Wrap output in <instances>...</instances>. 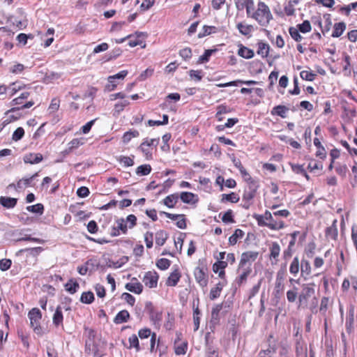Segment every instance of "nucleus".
Segmentation results:
<instances>
[{"label": "nucleus", "instance_id": "obj_44", "mask_svg": "<svg viewBox=\"0 0 357 357\" xmlns=\"http://www.w3.org/2000/svg\"><path fill=\"white\" fill-rule=\"evenodd\" d=\"M215 52L216 49L205 50L204 54L199 56L198 63H203L208 62L212 54Z\"/></svg>", "mask_w": 357, "mask_h": 357}, {"label": "nucleus", "instance_id": "obj_30", "mask_svg": "<svg viewBox=\"0 0 357 357\" xmlns=\"http://www.w3.org/2000/svg\"><path fill=\"white\" fill-rule=\"evenodd\" d=\"M128 342L130 344L129 349L135 348L136 351H139L141 349H144L140 347L138 337L135 334H132L129 337Z\"/></svg>", "mask_w": 357, "mask_h": 357}, {"label": "nucleus", "instance_id": "obj_64", "mask_svg": "<svg viewBox=\"0 0 357 357\" xmlns=\"http://www.w3.org/2000/svg\"><path fill=\"white\" fill-rule=\"evenodd\" d=\"M299 31H300L298 29L294 27H290L289 29V34L296 41H299L301 39V36L300 35Z\"/></svg>", "mask_w": 357, "mask_h": 357}, {"label": "nucleus", "instance_id": "obj_58", "mask_svg": "<svg viewBox=\"0 0 357 357\" xmlns=\"http://www.w3.org/2000/svg\"><path fill=\"white\" fill-rule=\"evenodd\" d=\"M189 75L197 82L201 81L203 77L202 70H190L189 71Z\"/></svg>", "mask_w": 357, "mask_h": 357}, {"label": "nucleus", "instance_id": "obj_7", "mask_svg": "<svg viewBox=\"0 0 357 357\" xmlns=\"http://www.w3.org/2000/svg\"><path fill=\"white\" fill-rule=\"evenodd\" d=\"M238 271H241V273L238 277H237L234 282L235 289H237L238 287H241L242 284L246 282L248 275L252 272V268L250 266H248L245 268H242L240 270L238 269Z\"/></svg>", "mask_w": 357, "mask_h": 357}, {"label": "nucleus", "instance_id": "obj_61", "mask_svg": "<svg viewBox=\"0 0 357 357\" xmlns=\"http://www.w3.org/2000/svg\"><path fill=\"white\" fill-rule=\"evenodd\" d=\"M179 55L184 60H188L192 57V50L190 47H185L180 50Z\"/></svg>", "mask_w": 357, "mask_h": 357}, {"label": "nucleus", "instance_id": "obj_2", "mask_svg": "<svg viewBox=\"0 0 357 357\" xmlns=\"http://www.w3.org/2000/svg\"><path fill=\"white\" fill-rule=\"evenodd\" d=\"M29 318L30 319V324L33 328L34 332L38 335L42 334V328L40 326V321L42 318L41 312L38 308H33L29 312Z\"/></svg>", "mask_w": 357, "mask_h": 357}, {"label": "nucleus", "instance_id": "obj_52", "mask_svg": "<svg viewBox=\"0 0 357 357\" xmlns=\"http://www.w3.org/2000/svg\"><path fill=\"white\" fill-rule=\"evenodd\" d=\"M223 307V304H217L214 306L211 311V318L212 319L218 320L219 319V313Z\"/></svg>", "mask_w": 357, "mask_h": 357}, {"label": "nucleus", "instance_id": "obj_60", "mask_svg": "<svg viewBox=\"0 0 357 357\" xmlns=\"http://www.w3.org/2000/svg\"><path fill=\"white\" fill-rule=\"evenodd\" d=\"M12 264V261L9 259H2L0 260V270L6 271L8 270Z\"/></svg>", "mask_w": 357, "mask_h": 357}, {"label": "nucleus", "instance_id": "obj_45", "mask_svg": "<svg viewBox=\"0 0 357 357\" xmlns=\"http://www.w3.org/2000/svg\"><path fill=\"white\" fill-rule=\"evenodd\" d=\"M34 105V102L33 100H30L26 103H23L22 105V106L20 107H13L11 108L10 109L8 110L5 114H8L9 113H13V112H15L17 111H19L20 109H27V108H29L31 107H32L33 105Z\"/></svg>", "mask_w": 357, "mask_h": 357}, {"label": "nucleus", "instance_id": "obj_39", "mask_svg": "<svg viewBox=\"0 0 357 357\" xmlns=\"http://www.w3.org/2000/svg\"><path fill=\"white\" fill-rule=\"evenodd\" d=\"M26 209L29 212H31L33 213H38L39 215H42L44 212V206L42 204H36L32 206H28Z\"/></svg>", "mask_w": 357, "mask_h": 357}, {"label": "nucleus", "instance_id": "obj_51", "mask_svg": "<svg viewBox=\"0 0 357 357\" xmlns=\"http://www.w3.org/2000/svg\"><path fill=\"white\" fill-rule=\"evenodd\" d=\"M24 135V130L22 127L17 128L12 135V139L15 142L20 140Z\"/></svg>", "mask_w": 357, "mask_h": 357}, {"label": "nucleus", "instance_id": "obj_29", "mask_svg": "<svg viewBox=\"0 0 357 357\" xmlns=\"http://www.w3.org/2000/svg\"><path fill=\"white\" fill-rule=\"evenodd\" d=\"M139 149L145 155L146 159L152 158V152L150 146L148 144V139H145L144 142L140 144Z\"/></svg>", "mask_w": 357, "mask_h": 357}, {"label": "nucleus", "instance_id": "obj_17", "mask_svg": "<svg viewBox=\"0 0 357 357\" xmlns=\"http://www.w3.org/2000/svg\"><path fill=\"white\" fill-rule=\"evenodd\" d=\"M129 312L127 310H123L117 313V314L114 319V322L116 324H121L127 322L129 320Z\"/></svg>", "mask_w": 357, "mask_h": 357}, {"label": "nucleus", "instance_id": "obj_9", "mask_svg": "<svg viewBox=\"0 0 357 357\" xmlns=\"http://www.w3.org/2000/svg\"><path fill=\"white\" fill-rule=\"evenodd\" d=\"M126 289L129 291L139 294L142 292L143 286L136 278H132L131 282L126 284Z\"/></svg>", "mask_w": 357, "mask_h": 357}, {"label": "nucleus", "instance_id": "obj_23", "mask_svg": "<svg viewBox=\"0 0 357 357\" xmlns=\"http://www.w3.org/2000/svg\"><path fill=\"white\" fill-rule=\"evenodd\" d=\"M168 238V234L164 230H160L155 234V243L159 245H163Z\"/></svg>", "mask_w": 357, "mask_h": 357}, {"label": "nucleus", "instance_id": "obj_19", "mask_svg": "<svg viewBox=\"0 0 357 357\" xmlns=\"http://www.w3.org/2000/svg\"><path fill=\"white\" fill-rule=\"evenodd\" d=\"M179 199V195L177 193L172 194L167 196L163 199V204L167 206L168 208H173L178 202Z\"/></svg>", "mask_w": 357, "mask_h": 357}, {"label": "nucleus", "instance_id": "obj_16", "mask_svg": "<svg viewBox=\"0 0 357 357\" xmlns=\"http://www.w3.org/2000/svg\"><path fill=\"white\" fill-rule=\"evenodd\" d=\"M17 203V199L13 198V197H3L1 196L0 197V204L6 208H14Z\"/></svg>", "mask_w": 357, "mask_h": 357}, {"label": "nucleus", "instance_id": "obj_62", "mask_svg": "<svg viewBox=\"0 0 357 357\" xmlns=\"http://www.w3.org/2000/svg\"><path fill=\"white\" fill-rule=\"evenodd\" d=\"M298 29L302 33H307L311 30V25L309 21L305 20L298 25Z\"/></svg>", "mask_w": 357, "mask_h": 357}, {"label": "nucleus", "instance_id": "obj_42", "mask_svg": "<svg viewBox=\"0 0 357 357\" xmlns=\"http://www.w3.org/2000/svg\"><path fill=\"white\" fill-rule=\"evenodd\" d=\"M122 53L121 50L119 47L114 49L112 52L105 56V61H109L111 60L116 59Z\"/></svg>", "mask_w": 357, "mask_h": 357}, {"label": "nucleus", "instance_id": "obj_11", "mask_svg": "<svg viewBox=\"0 0 357 357\" xmlns=\"http://www.w3.org/2000/svg\"><path fill=\"white\" fill-rule=\"evenodd\" d=\"M43 155L40 153H29L24 155L23 160L25 163L37 164L43 160Z\"/></svg>", "mask_w": 357, "mask_h": 357}, {"label": "nucleus", "instance_id": "obj_22", "mask_svg": "<svg viewBox=\"0 0 357 357\" xmlns=\"http://www.w3.org/2000/svg\"><path fill=\"white\" fill-rule=\"evenodd\" d=\"M257 54L262 58L267 57L269 53L270 46L268 43L260 41L257 43Z\"/></svg>", "mask_w": 357, "mask_h": 357}, {"label": "nucleus", "instance_id": "obj_4", "mask_svg": "<svg viewBox=\"0 0 357 357\" xmlns=\"http://www.w3.org/2000/svg\"><path fill=\"white\" fill-rule=\"evenodd\" d=\"M255 219L257 220V223L259 226H266L271 229L273 230H279L284 227V222L282 221L280 222H267L265 219L264 215H255L254 216Z\"/></svg>", "mask_w": 357, "mask_h": 357}, {"label": "nucleus", "instance_id": "obj_3", "mask_svg": "<svg viewBox=\"0 0 357 357\" xmlns=\"http://www.w3.org/2000/svg\"><path fill=\"white\" fill-rule=\"evenodd\" d=\"M259 255L256 251H248L243 252L238 264V270L248 266L251 267L252 263L255 261Z\"/></svg>", "mask_w": 357, "mask_h": 357}, {"label": "nucleus", "instance_id": "obj_6", "mask_svg": "<svg viewBox=\"0 0 357 357\" xmlns=\"http://www.w3.org/2000/svg\"><path fill=\"white\" fill-rule=\"evenodd\" d=\"M206 271V268L204 267H197L194 271L197 282L202 287H206L208 283Z\"/></svg>", "mask_w": 357, "mask_h": 357}, {"label": "nucleus", "instance_id": "obj_37", "mask_svg": "<svg viewBox=\"0 0 357 357\" xmlns=\"http://www.w3.org/2000/svg\"><path fill=\"white\" fill-rule=\"evenodd\" d=\"M151 172L150 165H142L139 166L136 169V174L139 176H146Z\"/></svg>", "mask_w": 357, "mask_h": 357}, {"label": "nucleus", "instance_id": "obj_49", "mask_svg": "<svg viewBox=\"0 0 357 357\" xmlns=\"http://www.w3.org/2000/svg\"><path fill=\"white\" fill-rule=\"evenodd\" d=\"M118 85V82L117 80L115 79L114 77H112V76H109L108 77V83L105 86V89L108 91H114L116 87Z\"/></svg>", "mask_w": 357, "mask_h": 357}, {"label": "nucleus", "instance_id": "obj_20", "mask_svg": "<svg viewBox=\"0 0 357 357\" xmlns=\"http://www.w3.org/2000/svg\"><path fill=\"white\" fill-rule=\"evenodd\" d=\"M238 54L246 59H251L254 56V51L251 49L248 48L247 47L243 46V45H240L239 49L238 51Z\"/></svg>", "mask_w": 357, "mask_h": 357}, {"label": "nucleus", "instance_id": "obj_31", "mask_svg": "<svg viewBox=\"0 0 357 357\" xmlns=\"http://www.w3.org/2000/svg\"><path fill=\"white\" fill-rule=\"evenodd\" d=\"M346 29V24L344 22H338L335 24L334 30L332 33L333 37H340Z\"/></svg>", "mask_w": 357, "mask_h": 357}, {"label": "nucleus", "instance_id": "obj_27", "mask_svg": "<svg viewBox=\"0 0 357 357\" xmlns=\"http://www.w3.org/2000/svg\"><path fill=\"white\" fill-rule=\"evenodd\" d=\"M79 288V283L73 279L69 280V281L65 284L66 290L70 294H74L76 293Z\"/></svg>", "mask_w": 357, "mask_h": 357}, {"label": "nucleus", "instance_id": "obj_46", "mask_svg": "<svg viewBox=\"0 0 357 357\" xmlns=\"http://www.w3.org/2000/svg\"><path fill=\"white\" fill-rule=\"evenodd\" d=\"M133 158V155L132 158L121 155L119 157L118 161L121 163H123L125 167H131L134 165Z\"/></svg>", "mask_w": 357, "mask_h": 357}, {"label": "nucleus", "instance_id": "obj_34", "mask_svg": "<svg viewBox=\"0 0 357 357\" xmlns=\"http://www.w3.org/2000/svg\"><path fill=\"white\" fill-rule=\"evenodd\" d=\"M292 171L298 174L304 176L307 180H310V176L303 167V165L292 164L291 165Z\"/></svg>", "mask_w": 357, "mask_h": 357}, {"label": "nucleus", "instance_id": "obj_5", "mask_svg": "<svg viewBox=\"0 0 357 357\" xmlns=\"http://www.w3.org/2000/svg\"><path fill=\"white\" fill-rule=\"evenodd\" d=\"M158 275L155 271H148L143 278V282L149 288L156 287L158 280Z\"/></svg>", "mask_w": 357, "mask_h": 357}, {"label": "nucleus", "instance_id": "obj_24", "mask_svg": "<svg viewBox=\"0 0 357 357\" xmlns=\"http://www.w3.org/2000/svg\"><path fill=\"white\" fill-rule=\"evenodd\" d=\"M217 32L218 28L216 26L204 25L202 28V31L199 33L198 38H202Z\"/></svg>", "mask_w": 357, "mask_h": 357}, {"label": "nucleus", "instance_id": "obj_21", "mask_svg": "<svg viewBox=\"0 0 357 357\" xmlns=\"http://www.w3.org/2000/svg\"><path fill=\"white\" fill-rule=\"evenodd\" d=\"M181 278V274L179 271L176 269L169 276L167 280V285L174 287L177 284L178 282L179 281Z\"/></svg>", "mask_w": 357, "mask_h": 357}, {"label": "nucleus", "instance_id": "obj_12", "mask_svg": "<svg viewBox=\"0 0 357 357\" xmlns=\"http://www.w3.org/2000/svg\"><path fill=\"white\" fill-rule=\"evenodd\" d=\"M258 188L257 183H253L252 185H249V190H245L243 195V201L251 202L255 197L257 190Z\"/></svg>", "mask_w": 357, "mask_h": 357}, {"label": "nucleus", "instance_id": "obj_13", "mask_svg": "<svg viewBox=\"0 0 357 357\" xmlns=\"http://www.w3.org/2000/svg\"><path fill=\"white\" fill-rule=\"evenodd\" d=\"M280 253V247L279 244L276 242H273L270 248V259H273L275 261H272L273 264H277L278 261V257Z\"/></svg>", "mask_w": 357, "mask_h": 357}, {"label": "nucleus", "instance_id": "obj_25", "mask_svg": "<svg viewBox=\"0 0 357 357\" xmlns=\"http://www.w3.org/2000/svg\"><path fill=\"white\" fill-rule=\"evenodd\" d=\"M301 275L303 278H307L310 277L311 273V266L308 261L303 259L301 264Z\"/></svg>", "mask_w": 357, "mask_h": 357}, {"label": "nucleus", "instance_id": "obj_8", "mask_svg": "<svg viewBox=\"0 0 357 357\" xmlns=\"http://www.w3.org/2000/svg\"><path fill=\"white\" fill-rule=\"evenodd\" d=\"M312 287L309 285L303 286V289L299 295V307H307V301L311 296Z\"/></svg>", "mask_w": 357, "mask_h": 357}, {"label": "nucleus", "instance_id": "obj_33", "mask_svg": "<svg viewBox=\"0 0 357 357\" xmlns=\"http://www.w3.org/2000/svg\"><path fill=\"white\" fill-rule=\"evenodd\" d=\"M139 132L137 130H129V131L126 132L123 134V137H122V141L124 144H127L132 139V138L137 137H139Z\"/></svg>", "mask_w": 357, "mask_h": 357}, {"label": "nucleus", "instance_id": "obj_59", "mask_svg": "<svg viewBox=\"0 0 357 357\" xmlns=\"http://www.w3.org/2000/svg\"><path fill=\"white\" fill-rule=\"evenodd\" d=\"M59 105L60 100L57 98H54L52 100L48 109L50 111V112H56L59 108Z\"/></svg>", "mask_w": 357, "mask_h": 357}, {"label": "nucleus", "instance_id": "obj_26", "mask_svg": "<svg viewBox=\"0 0 357 357\" xmlns=\"http://www.w3.org/2000/svg\"><path fill=\"white\" fill-rule=\"evenodd\" d=\"M314 145L317 147L316 155L321 159L326 157V151L324 146H321L320 141L317 138H314Z\"/></svg>", "mask_w": 357, "mask_h": 357}, {"label": "nucleus", "instance_id": "obj_18", "mask_svg": "<svg viewBox=\"0 0 357 357\" xmlns=\"http://www.w3.org/2000/svg\"><path fill=\"white\" fill-rule=\"evenodd\" d=\"M193 307V321H194V331H197L199 328L200 324V314L201 312L199 309L198 304L195 306V301L192 304Z\"/></svg>", "mask_w": 357, "mask_h": 357}, {"label": "nucleus", "instance_id": "obj_10", "mask_svg": "<svg viewBox=\"0 0 357 357\" xmlns=\"http://www.w3.org/2000/svg\"><path fill=\"white\" fill-rule=\"evenodd\" d=\"M179 198L185 204H195L198 202L197 195L190 192H183L179 195Z\"/></svg>", "mask_w": 357, "mask_h": 357}, {"label": "nucleus", "instance_id": "obj_43", "mask_svg": "<svg viewBox=\"0 0 357 357\" xmlns=\"http://www.w3.org/2000/svg\"><path fill=\"white\" fill-rule=\"evenodd\" d=\"M43 250V248L42 247H36V248H25L22 249L18 251L17 255L24 252H27L30 255H32L33 257H36Z\"/></svg>", "mask_w": 357, "mask_h": 357}, {"label": "nucleus", "instance_id": "obj_36", "mask_svg": "<svg viewBox=\"0 0 357 357\" xmlns=\"http://www.w3.org/2000/svg\"><path fill=\"white\" fill-rule=\"evenodd\" d=\"M94 301V295L91 291L83 292L80 297V301L83 303L90 304Z\"/></svg>", "mask_w": 357, "mask_h": 357}, {"label": "nucleus", "instance_id": "obj_41", "mask_svg": "<svg viewBox=\"0 0 357 357\" xmlns=\"http://www.w3.org/2000/svg\"><path fill=\"white\" fill-rule=\"evenodd\" d=\"M29 95H30V93L28 91H24V92L22 93L19 97L13 99L11 101V105H20L22 106V105L24 103V100L25 99H27L28 97L29 96Z\"/></svg>", "mask_w": 357, "mask_h": 357}, {"label": "nucleus", "instance_id": "obj_38", "mask_svg": "<svg viewBox=\"0 0 357 357\" xmlns=\"http://www.w3.org/2000/svg\"><path fill=\"white\" fill-rule=\"evenodd\" d=\"M149 317L151 321L153 322L154 325L160 324V322L162 320V312L156 310L151 311L149 314Z\"/></svg>", "mask_w": 357, "mask_h": 357}, {"label": "nucleus", "instance_id": "obj_32", "mask_svg": "<svg viewBox=\"0 0 357 357\" xmlns=\"http://www.w3.org/2000/svg\"><path fill=\"white\" fill-rule=\"evenodd\" d=\"M288 111V109L283 105H278L273 107L271 114L273 115H278L281 116L282 118L286 117V114Z\"/></svg>", "mask_w": 357, "mask_h": 357}, {"label": "nucleus", "instance_id": "obj_47", "mask_svg": "<svg viewBox=\"0 0 357 357\" xmlns=\"http://www.w3.org/2000/svg\"><path fill=\"white\" fill-rule=\"evenodd\" d=\"M171 265V261L165 258L160 259L157 261L156 266L160 270H166Z\"/></svg>", "mask_w": 357, "mask_h": 357}, {"label": "nucleus", "instance_id": "obj_53", "mask_svg": "<svg viewBox=\"0 0 357 357\" xmlns=\"http://www.w3.org/2000/svg\"><path fill=\"white\" fill-rule=\"evenodd\" d=\"M222 220L225 223H234L235 221L233 218V213L231 210L226 211L222 217Z\"/></svg>", "mask_w": 357, "mask_h": 357}, {"label": "nucleus", "instance_id": "obj_57", "mask_svg": "<svg viewBox=\"0 0 357 357\" xmlns=\"http://www.w3.org/2000/svg\"><path fill=\"white\" fill-rule=\"evenodd\" d=\"M243 179L247 181L250 185H252L253 183H257L249 174L247 170L243 168L241 171H239Z\"/></svg>", "mask_w": 357, "mask_h": 357}, {"label": "nucleus", "instance_id": "obj_54", "mask_svg": "<svg viewBox=\"0 0 357 357\" xmlns=\"http://www.w3.org/2000/svg\"><path fill=\"white\" fill-rule=\"evenodd\" d=\"M227 266V261H218L213 265V271L218 273L219 271L224 270Z\"/></svg>", "mask_w": 357, "mask_h": 357}, {"label": "nucleus", "instance_id": "obj_28", "mask_svg": "<svg viewBox=\"0 0 357 357\" xmlns=\"http://www.w3.org/2000/svg\"><path fill=\"white\" fill-rule=\"evenodd\" d=\"M244 231L240 229H236L234 234L229 238V243L234 245L239 238H242L244 236Z\"/></svg>", "mask_w": 357, "mask_h": 357}, {"label": "nucleus", "instance_id": "obj_35", "mask_svg": "<svg viewBox=\"0 0 357 357\" xmlns=\"http://www.w3.org/2000/svg\"><path fill=\"white\" fill-rule=\"evenodd\" d=\"M221 201L222 202H230L231 203H237L239 201V197L234 192H231L230 194H222Z\"/></svg>", "mask_w": 357, "mask_h": 357}, {"label": "nucleus", "instance_id": "obj_56", "mask_svg": "<svg viewBox=\"0 0 357 357\" xmlns=\"http://www.w3.org/2000/svg\"><path fill=\"white\" fill-rule=\"evenodd\" d=\"M297 4L298 3H291V1H289L284 8L286 15L288 16L294 15L295 10L294 6Z\"/></svg>", "mask_w": 357, "mask_h": 357}, {"label": "nucleus", "instance_id": "obj_63", "mask_svg": "<svg viewBox=\"0 0 357 357\" xmlns=\"http://www.w3.org/2000/svg\"><path fill=\"white\" fill-rule=\"evenodd\" d=\"M188 343L183 342L181 345L175 346V353L176 355H183L186 353Z\"/></svg>", "mask_w": 357, "mask_h": 357}, {"label": "nucleus", "instance_id": "obj_48", "mask_svg": "<svg viewBox=\"0 0 357 357\" xmlns=\"http://www.w3.org/2000/svg\"><path fill=\"white\" fill-rule=\"evenodd\" d=\"M299 261L298 257H295L291 263L289 271L294 275H296L299 271Z\"/></svg>", "mask_w": 357, "mask_h": 357}, {"label": "nucleus", "instance_id": "obj_40", "mask_svg": "<svg viewBox=\"0 0 357 357\" xmlns=\"http://www.w3.org/2000/svg\"><path fill=\"white\" fill-rule=\"evenodd\" d=\"M236 26L239 32L243 36H249L252 30V25H245L241 22L238 23Z\"/></svg>", "mask_w": 357, "mask_h": 357}, {"label": "nucleus", "instance_id": "obj_50", "mask_svg": "<svg viewBox=\"0 0 357 357\" xmlns=\"http://www.w3.org/2000/svg\"><path fill=\"white\" fill-rule=\"evenodd\" d=\"M116 227L123 233L126 234L128 231V227L126 220L123 218H118L116 220Z\"/></svg>", "mask_w": 357, "mask_h": 357}, {"label": "nucleus", "instance_id": "obj_55", "mask_svg": "<svg viewBox=\"0 0 357 357\" xmlns=\"http://www.w3.org/2000/svg\"><path fill=\"white\" fill-rule=\"evenodd\" d=\"M153 234L151 231H147L144 234V241L147 248H151L153 244Z\"/></svg>", "mask_w": 357, "mask_h": 357}, {"label": "nucleus", "instance_id": "obj_14", "mask_svg": "<svg viewBox=\"0 0 357 357\" xmlns=\"http://www.w3.org/2000/svg\"><path fill=\"white\" fill-rule=\"evenodd\" d=\"M297 357H312V344L309 345V351L307 356V348L301 344H298L296 347Z\"/></svg>", "mask_w": 357, "mask_h": 357}, {"label": "nucleus", "instance_id": "obj_15", "mask_svg": "<svg viewBox=\"0 0 357 357\" xmlns=\"http://www.w3.org/2000/svg\"><path fill=\"white\" fill-rule=\"evenodd\" d=\"M63 316L62 313L61 305H58L56 308L55 312L53 314L52 322L56 326L63 325Z\"/></svg>", "mask_w": 357, "mask_h": 357}, {"label": "nucleus", "instance_id": "obj_1", "mask_svg": "<svg viewBox=\"0 0 357 357\" xmlns=\"http://www.w3.org/2000/svg\"><path fill=\"white\" fill-rule=\"evenodd\" d=\"M251 17L255 19L261 26H267L273 15L270 11L268 6L264 2H259L257 9L252 13Z\"/></svg>", "mask_w": 357, "mask_h": 357}]
</instances>
